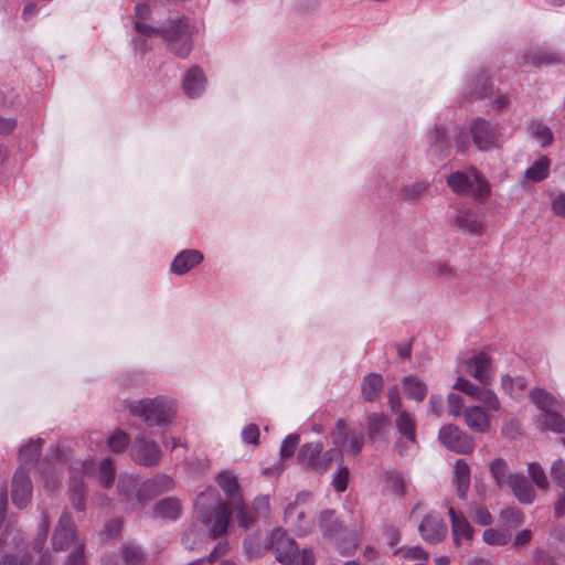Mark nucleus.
Returning a JSON list of instances; mask_svg holds the SVG:
<instances>
[{
  "label": "nucleus",
  "instance_id": "4",
  "mask_svg": "<svg viewBox=\"0 0 565 565\" xmlns=\"http://www.w3.org/2000/svg\"><path fill=\"white\" fill-rule=\"evenodd\" d=\"M129 409L150 427L167 426L175 418L177 403L166 396H158L132 402Z\"/></svg>",
  "mask_w": 565,
  "mask_h": 565
},
{
  "label": "nucleus",
  "instance_id": "3",
  "mask_svg": "<svg viewBox=\"0 0 565 565\" xmlns=\"http://www.w3.org/2000/svg\"><path fill=\"white\" fill-rule=\"evenodd\" d=\"M173 479L167 475H157L143 482L142 487L137 476L122 473L117 483L118 499L125 503V509L135 511L142 507L143 500L169 491Z\"/></svg>",
  "mask_w": 565,
  "mask_h": 565
},
{
  "label": "nucleus",
  "instance_id": "16",
  "mask_svg": "<svg viewBox=\"0 0 565 565\" xmlns=\"http://www.w3.org/2000/svg\"><path fill=\"white\" fill-rule=\"evenodd\" d=\"M332 439L334 445L342 446L354 455L360 452L364 441L362 434L348 431L342 419L337 422V429L332 434Z\"/></svg>",
  "mask_w": 565,
  "mask_h": 565
},
{
  "label": "nucleus",
  "instance_id": "56",
  "mask_svg": "<svg viewBox=\"0 0 565 565\" xmlns=\"http://www.w3.org/2000/svg\"><path fill=\"white\" fill-rule=\"evenodd\" d=\"M551 476L559 487L565 488V460L557 459L552 463Z\"/></svg>",
  "mask_w": 565,
  "mask_h": 565
},
{
  "label": "nucleus",
  "instance_id": "8",
  "mask_svg": "<svg viewBox=\"0 0 565 565\" xmlns=\"http://www.w3.org/2000/svg\"><path fill=\"white\" fill-rule=\"evenodd\" d=\"M438 438L447 449L457 454L468 455L475 449L473 438L451 424L439 429Z\"/></svg>",
  "mask_w": 565,
  "mask_h": 565
},
{
  "label": "nucleus",
  "instance_id": "14",
  "mask_svg": "<svg viewBox=\"0 0 565 565\" xmlns=\"http://www.w3.org/2000/svg\"><path fill=\"white\" fill-rule=\"evenodd\" d=\"M75 539V526L67 512L62 513L52 536L55 551L66 550Z\"/></svg>",
  "mask_w": 565,
  "mask_h": 565
},
{
  "label": "nucleus",
  "instance_id": "37",
  "mask_svg": "<svg viewBox=\"0 0 565 565\" xmlns=\"http://www.w3.org/2000/svg\"><path fill=\"white\" fill-rule=\"evenodd\" d=\"M42 448V439L30 440L19 451V459L23 465L33 463L38 460Z\"/></svg>",
  "mask_w": 565,
  "mask_h": 565
},
{
  "label": "nucleus",
  "instance_id": "19",
  "mask_svg": "<svg viewBox=\"0 0 565 565\" xmlns=\"http://www.w3.org/2000/svg\"><path fill=\"white\" fill-rule=\"evenodd\" d=\"M215 481L226 495L230 504L243 499L242 490L234 472L224 470L216 476Z\"/></svg>",
  "mask_w": 565,
  "mask_h": 565
},
{
  "label": "nucleus",
  "instance_id": "31",
  "mask_svg": "<svg viewBox=\"0 0 565 565\" xmlns=\"http://www.w3.org/2000/svg\"><path fill=\"white\" fill-rule=\"evenodd\" d=\"M322 450L323 445L319 441L305 444L298 454V461L300 465L315 470V465L318 463Z\"/></svg>",
  "mask_w": 565,
  "mask_h": 565
},
{
  "label": "nucleus",
  "instance_id": "25",
  "mask_svg": "<svg viewBox=\"0 0 565 565\" xmlns=\"http://www.w3.org/2000/svg\"><path fill=\"white\" fill-rule=\"evenodd\" d=\"M319 525L323 535L330 540L339 539L343 531V526L335 516V512L329 509L320 513Z\"/></svg>",
  "mask_w": 565,
  "mask_h": 565
},
{
  "label": "nucleus",
  "instance_id": "33",
  "mask_svg": "<svg viewBox=\"0 0 565 565\" xmlns=\"http://www.w3.org/2000/svg\"><path fill=\"white\" fill-rule=\"evenodd\" d=\"M397 414L395 423L398 431L406 439V443L411 445V448H416L417 444L413 418L406 412H399Z\"/></svg>",
  "mask_w": 565,
  "mask_h": 565
},
{
  "label": "nucleus",
  "instance_id": "22",
  "mask_svg": "<svg viewBox=\"0 0 565 565\" xmlns=\"http://www.w3.org/2000/svg\"><path fill=\"white\" fill-rule=\"evenodd\" d=\"M562 409H552L540 413L535 423L541 430H551L556 434L565 433V419L561 414Z\"/></svg>",
  "mask_w": 565,
  "mask_h": 565
},
{
  "label": "nucleus",
  "instance_id": "15",
  "mask_svg": "<svg viewBox=\"0 0 565 565\" xmlns=\"http://www.w3.org/2000/svg\"><path fill=\"white\" fill-rule=\"evenodd\" d=\"M424 541L435 544L443 541L447 535V525L436 514H427L418 526Z\"/></svg>",
  "mask_w": 565,
  "mask_h": 565
},
{
  "label": "nucleus",
  "instance_id": "35",
  "mask_svg": "<svg viewBox=\"0 0 565 565\" xmlns=\"http://www.w3.org/2000/svg\"><path fill=\"white\" fill-rule=\"evenodd\" d=\"M232 512L235 514L236 521L243 530L249 529L255 522L254 512L248 509L247 505L243 503V499L241 501H236L235 503L230 504Z\"/></svg>",
  "mask_w": 565,
  "mask_h": 565
},
{
  "label": "nucleus",
  "instance_id": "18",
  "mask_svg": "<svg viewBox=\"0 0 565 565\" xmlns=\"http://www.w3.org/2000/svg\"><path fill=\"white\" fill-rule=\"evenodd\" d=\"M203 260V254L198 249H184L172 260L170 270L175 275H184Z\"/></svg>",
  "mask_w": 565,
  "mask_h": 565
},
{
  "label": "nucleus",
  "instance_id": "1",
  "mask_svg": "<svg viewBox=\"0 0 565 565\" xmlns=\"http://www.w3.org/2000/svg\"><path fill=\"white\" fill-rule=\"evenodd\" d=\"M195 508L207 533H202L196 525L189 527L182 536V544L190 551L198 550L202 543L225 534L230 522L227 507L215 489L202 492L195 501Z\"/></svg>",
  "mask_w": 565,
  "mask_h": 565
},
{
  "label": "nucleus",
  "instance_id": "26",
  "mask_svg": "<svg viewBox=\"0 0 565 565\" xmlns=\"http://www.w3.org/2000/svg\"><path fill=\"white\" fill-rule=\"evenodd\" d=\"M384 380L381 374L370 373L364 376L361 384V392L365 401L375 402L380 398Z\"/></svg>",
  "mask_w": 565,
  "mask_h": 565
},
{
  "label": "nucleus",
  "instance_id": "51",
  "mask_svg": "<svg viewBox=\"0 0 565 565\" xmlns=\"http://www.w3.org/2000/svg\"><path fill=\"white\" fill-rule=\"evenodd\" d=\"M122 557L127 565H138L142 561L143 554L139 546L128 544L124 547Z\"/></svg>",
  "mask_w": 565,
  "mask_h": 565
},
{
  "label": "nucleus",
  "instance_id": "48",
  "mask_svg": "<svg viewBox=\"0 0 565 565\" xmlns=\"http://www.w3.org/2000/svg\"><path fill=\"white\" fill-rule=\"evenodd\" d=\"M469 89L471 97H483L488 90V82L483 74L476 75L469 79Z\"/></svg>",
  "mask_w": 565,
  "mask_h": 565
},
{
  "label": "nucleus",
  "instance_id": "42",
  "mask_svg": "<svg viewBox=\"0 0 565 565\" xmlns=\"http://www.w3.org/2000/svg\"><path fill=\"white\" fill-rule=\"evenodd\" d=\"M129 444V436L124 430H116L107 438L108 448L115 452H122Z\"/></svg>",
  "mask_w": 565,
  "mask_h": 565
},
{
  "label": "nucleus",
  "instance_id": "10",
  "mask_svg": "<svg viewBox=\"0 0 565 565\" xmlns=\"http://www.w3.org/2000/svg\"><path fill=\"white\" fill-rule=\"evenodd\" d=\"M470 131L479 150L489 151L498 147L499 130L490 121L477 118L471 124Z\"/></svg>",
  "mask_w": 565,
  "mask_h": 565
},
{
  "label": "nucleus",
  "instance_id": "63",
  "mask_svg": "<svg viewBox=\"0 0 565 565\" xmlns=\"http://www.w3.org/2000/svg\"><path fill=\"white\" fill-rule=\"evenodd\" d=\"M473 519L477 523L483 526L492 523V516L490 512L484 507L481 505L475 507Z\"/></svg>",
  "mask_w": 565,
  "mask_h": 565
},
{
  "label": "nucleus",
  "instance_id": "50",
  "mask_svg": "<svg viewBox=\"0 0 565 565\" xmlns=\"http://www.w3.org/2000/svg\"><path fill=\"white\" fill-rule=\"evenodd\" d=\"M500 519L505 524L518 526L521 525L524 521V516L518 508H507L504 509L501 514Z\"/></svg>",
  "mask_w": 565,
  "mask_h": 565
},
{
  "label": "nucleus",
  "instance_id": "24",
  "mask_svg": "<svg viewBox=\"0 0 565 565\" xmlns=\"http://www.w3.org/2000/svg\"><path fill=\"white\" fill-rule=\"evenodd\" d=\"M509 489L519 502L531 504L535 500V490L530 481L521 473H518Z\"/></svg>",
  "mask_w": 565,
  "mask_h": 565
},
{
  "label": "nucleus",
  "instance_id": "28",
  "mask_svg": "<svg viewBox=\"0 0 565 565\" xmlns=\"http://www.w3.org/2000/svg\"><path fill=\"white\" fill-rule=\"evenodd\" d=\"M455 482L460 499H466L470 487V468L466 461L458 459L454 465Z\"/></svg>",
  "mask_w": 565,
  "mask_h": 565
},
{
  "label": "nucleus",
  "instance_id": "30",
  "mask_svg": "<svg viewBox=\"0 0 565 565\" xmlns=\"http://www.w3.org/2000/svg\"><path fill=\"white\" fill-rule=\"evenodd\" d=\"M403 390L407 398L422 402L427 394V385L417 376H405L403 379Z\"/></svg>",
  "mask_w": 565,
  "mask_h": 565
},
{
  "label": "nucleus",
  "instance_id": "43",
  "mask_svg": "<svg viewBox=\"0 0 565 565\" xmlns=\"http://www.w3.org/2000/svg\"><path fill=\"white\" fill-rule=\"evenodd\" d=\"M527 473L531 480L541 490H546L548 487V480L546 473L539 462H530L527 465Z\"/></svg>",
  "mask_w": 565,
  "mask_h": 565
},
{
  "label": "nucleus",
  "instance_id": "60",
  "mask_svg": "<svg viewBox=\"0 0 565 565\" xmlns=\"http://www.w3.org/2000/svg\"><path fill=\"white\" fill-rule=\"evenodd\" d=\"M242 439L245 444L256 445L259 439V428L255 424L245 426L242 430Z\"/></svg>",
  "mask_w": 565,
  "mask_h": 565
},
{
  "label": "nucleus",
  "instance_id": "21",
  "mask_svg": "<svg viewBox=\"0 0 565 565\" xmlns=\"http://www.w3.org/2000/svg\"><path fill=\"white\" fill-rule=\"evenodd\" d=\"M206 78L198 66L191 67L182 82L184 93L191 98L200 96L204 92Z\"/></svg>",
  "mask_w": 565,
  "mask_h": 565
},
{
  "label": "nucleus",
  "instance_id": "36",
  "mask_svg": "<svg viewBox=\"0 0 565 565\" xmlns=\"http://www.w3.org/2000/svg\"><path fill=\"white\" fill-rule=\"evenodd\" d=\"M529 134L541 143L542 147H546L553 141V134L551 129L540 121H531L527 127Z\"/></svg>",
  "mask_w": 565,
  "mask_h": 565
},
{
  "label": "nucleus",
  "instance_id": "61",
  "mask_svg": "<svg viewBox=\"0 0 565 565\" xmlns=\"http://www.w3.org/2000/svg\"><path fill=\"white\" fill-rule=\"evenodd\" d=\"M310 498V492L308 491H302V492H299L295 499V501L292 503H289L286 509H285V519L286 521L291 518L294 511L296 510V508L300 504H303L306 503Z\"/></svg>",
  "mask_w": 565,
  "mask_h": 565
},
{
  "label": "nucleus",
  "instance_id": "40",
  "mask_svg": "<svg viewBox=\"0 0 565 565\" xmlns=\"http://www.w3.org/2000/svg\"><path fill=\"white\" fill-rule=\"evenodd\" d=\"M479 402L484 405V409L489 412H499L501 409V403L497 394L492 391L483 386L477 397Z\"/></svg>",
  "mask_w": 565,
  "mask_h": 565
},
{
  "label": "nucleus",
  "instance_id": "45",
  "mask_svg": "<svg viewBox=\"0 0 565 565\" xmlns=\"http://www.w3.org/2000/svg\"><path fill=\"white\" fill-rule=\"evenodd\" d=\"M61 466L60 461H55L52 467H44L42 469L41 475L46 490L52 491L57 487L60 482V473L57 472V469Z\"/></svg>",
  "mask_w": 565,
  "mask_h": 565
},
{
  "label": "nucleus",
  "instance_id": "5",
  "mask_svg": "<svg viewBox=\"0 0 565 565\" xmlns=\"http://www.w3.org/2000/svg\"><path fill=\"white\" fill-rule=\"evenodd\" d=\"M447 184L454 193L472 196L479 201L487 200L491 194L490 183L475 169L469 172L456 171L449 174Z\"/></svg>",
  "mask_w": 565,
  "mask_h": 565
},
{
  "label": "nucleus",
  "instance_id": "23",
  "mask_svg": "<svg viewBox=\"0 0 565 565\" xmlns=\"http://www.w3.org/2000/svg\"><path fill=\"white\" fill-rule=\"evenodd\" d=\"M490 473L500 489H509L518 473H514L507 461L498 458L490 463Z\"/></svg>",
  "mask_w": 565,
  "mask_h": 565
},
{
  "label": "nucleus",
  "instance_id": "27",
  "mask_svg": "<svg viewBox=\"0 0 565 565\" xmlns=\"http://www.w3.org/2000/svg\"><path fill=\"white\" fill-rule=\"evenodd\" d=\"M531 402L540 409L541 413L552 409H563V405L550 392L543 388H533L530 391Z\"/></svg>",
  "mask_w": 565,
  "mask_h": 565
},
{
  "label": "nucleus",
  "instance_id": "64",
  "mask_svg": "<svg viewBox=\"0 0 565 565\" xmlns=\"http://www.w3.org/2000/svg\"><path fill=\"white\" fill-rule=\"evenodd\" d=\"M552 212L559 216L565 218V192L559 193L551 204Z\"/></svg>",
  "mask_w": 565,
  "mask_h": 565
},
{
  "label": "nucleus",
  "instance_id": "39",
  "mask_svg": "<svg viewBox=\"0 0 565 565\" xmlns=\"http://www.w3.org/2000/svg\"><path fill=\"white\" fill-rule=\"evenodd\" d=\"M98 478L100 484L105 489H109L115 479L114 461L110 458H105L100 461L98 467Z\"/></svg>",
  "mask_w": 565,
  "mask_h": 565
},
{
  "label": "nucleus",
  "instance_id": "55",
  "mask_svg": "<svg viewBox=\"0 0 565 565\" xmlns=\"http://www.w3.org/2000/svg\"><path fill=\"white\" fill-rule=\"evenodd\" d=\"M299 444V436L296 434L288 435L281 444L280 447V456L285 458H289L294 456L296 448Z\"/></svg>",
  "mask_w": 565,
  "mask_h": 565
},
{
  "label": "nucleus",
  "instance_id": "41",
  "mask_svg": "<svg viewBox=\"0 0 565 565\" xmlns=\"http://www.w3.org/2000/svg\"><path fill=\"white\" fill-rule=\"evenodd\" d=\"M427 139L430 146L436 149V151L441 152L449 146L444 127L436 126L433 130L428 131Z\"/></svg>",
  "mask_w": 565,
  "mask_h": 565
},
{
  "label": "nucleus",
  "instance_id": "44",
  "mask_svg": "<svg viewBox=\"0 0 565 565\" xmlns=\"http://www.w3.org/2000/svg\"><path fill=\"white\" fill-rule=\"evenodd\" d=\"M559 58L550 53H545L542 51H534L524 56V64L541 66L547 65L557 62Z\"/></svg>",
  "mask_w": 565,
  "mask_h": 565
},
{
  "label": "nucleus",
  "instance_id": "34",
  "mask_svg": "<svg viewBox=\"0 0 565 565\" xmlns=\"http://www.w3.org/2000/svg\"><path fill=\"white\" fill-rule=\"evenodd\" d=\"M550 160L547 157L542 156L529 169L525 170V179L532 182H540L548 177Z\"/></svg>",
  "mask_w": 565,
  "mask_h": 565
},
{
  "label": "nucleus",
  "instance_id": "49",
  "mask_svg": "<svg viewBox=\"0 0 565 565\" xmlns=\"http://www.w3.org/2000/svg\"><path fill=\"white\" fill-rule=\"evenodd\" d=\"M452 387L476 399L482 388L481 386L461 376L457 377L456 383L454 384Z\"/></svg>",
  "mask_w": 565,
  "mask_h": 565
},
{
  "label": "nucleus",
  "instance_id": "59",
  "mask_svg": "<svg viewBox=\"0 0 565 565\" xmlns=\"http://www.w3.org/2000/svg\"><path fill=\"white\" fill-rule=\"evenodd\" d=\"M253 511L257 514L267 516L270 512V501L268 495L259 494L253 501Z\"/></svg>",
  "mask_w": 565,
  "mask_h": 565
},
{
  "label": "nucleus",
  "instance_id": "62",
  "mask_svg": "<svg viewBox=\"0 0 565 565\" xmlns=\"http://www.w3.org/2000/svg\"><path fill=\"white\" fill-rule=\"evenodd\" d=\"M338 546V550L343 555H351L356 550V540L354 536L350 535L341 542H338V539L334 540Z\"/></svg>",
  "mask_w": 565,
  "mask_h": 565
},
{
  "label": "nucleus",
  "instance_id": "9",
  "mask_svg": "<svg viewBox=\"0 0 565 565\" xmlns=\"http://www.w3.org/2000/svg\"><path fill=\"white\" fill-rule=\"evenodd\" d=\"M461 364L481 385H491L493 380L492 359L487 352H475L471 356L463 359Z\"/></svg>",
  "mask_w": 565,
  "mask_h": 565
},
{
  "label": "nucleus",
  "instance_id": "38",
  "mask_svg": "<svg viewBox=\"0 0 565 565\" xmlns=\"http://www.w3.org/2000/svg\"><path fill=\"white\" fill-rule=\"evenodd\" d=\"M482 537L489 545L502 546L511 541V532L505 529H488L483 532Z\"/></svg>",
  "mask_w": 565,
  "mask_h": 565
},
{
  "label": "nucleus",
  "instance_id": "13",
  "mask_svg": "<svg viewBox=\"0 0 565 565\" xmlns=\"http://www.w3.org/2000/svg\"><path fill=\"white\" fill-rule=\"evenodd\" d=\"M11 497L13 504L19 509L25 508L31 500L32 482L22 468L18 469L13 476Z\"/></svg>",
  "mask_w": 565,
  "mask_h": 565
},
{
  "label": "nucleus",
  "instance_id": "17",
  "mask_svg": "<svg viewBox=\"0 0 565 565\" xmlns=\"http://www.w3.org/2000/svg\"><path fill=\"white\" fill-rule=\"evenodd\" d=\"M466 426L473 433H488L491 427L490 414L481 406H469L463 409Z\"/></svg>",
  "mask_w": 565,
  "mask_h": 565
},
{
  "label": "nucleus",
  "instance_id": "57",
  "mask_svg": "<svg viewBox=\"0 0 565 565\" xmlns=\"http://www.w3.org/2000/svg\"><path fill=\"white\" fill-rule=\"evenodd\" d=\"M387 487L396 494L404 495L406 492V479L401 473H392L388 477Z\"/></svg>",
  "mask_w": 565,
  "mask_h": 565
},
{
  "label": "nucleus",
  "instance_id": "20",
  "mask_svg": "<svg viewBox=\"0 0 565 565\" xmlns=\"http://www.w3.org/2000/svg\"><path fill=\"white\" fill-rule=\"evenodd\" d=\"M448 514L451 521L454 541L457 545L469 542L472 539L473 531L465 515L457 513L454 508H449Z\"/></svg>",
  "mask_w": 565,
  "mask_h": 565
},
{
  "label": "nucleus",
  "instance_id": "47",
  "mask_svg": "<svg viewBox=\"0 0 565 565\" xmlns=\"http://www.w3.org/2000/svg\"><path fill=\"white\" fill-rule=\"evenodd\" d=\"M428 183L426 181H416L405 184L401 189V194L404 199L412 200L420 196L427 189Z\"/></svg>",
  "mask_w": 565,
  "mask_h": 565
},
{
  "label": "nucleus",
  "instance_id": "54",
  "mask_svg": "<svg viewBox=\"0 0 565 565\" xmlns=\"http://www.w3.org/2000/svg\"><path fill=\"white\" fill-rule=\"evenodd\" d=\"M386 425V418L381 413H373L367 418V428L371 437L379 434Z\"/></svg>",
  "mask_w": 565,
  "mask_h": 565
},
{
  "label": "nucleus",
  "instance_id": "53",
  "mask_svg": "<svg viewBox=\"0 0 565 565\" xmlns=\"http://www.w3.org/2000/svg\"><path fill=\"white\" fill-rule=\"evenodd\" d=\"M29 554H3L0 555V565H31Z\"/></svg>",
  "mask_w": 565,
  "mask_h": 565
},
{
  "label": "nucleus",
  "instance_id": "32",
  "mask_svg": "<svg viewBox=\"0 0 565 565\" xmlns=\"http://www.w3.org/2000/svg\"><path fill=\"white\" fill-rule=\"evenodd\" d=\"M526 386L527 382L523 376L503 375L501 377L502 390L513 399L520 398Z\"/></svg>",
  "mask_w": 565,
  "mask_h": 565
},
{
  "label": "nucleus",
  "instance_id": "7",
  "mask_svg": "<svg viewBox=\"0 0 565 565\" xmlns=\"http://www.w3.org/2000/svg\"><path fill=\"white\" fill-rule=\"evenodd\" d=\"M71 484L70 493L73 507L77 511L85 509V486L83 478L90 476L95 472V461L93 458L87 457L85 459L75 460L71 467Z\"/></svg>",
  "mask_w": 565,
  "mask_h": 565
},
{
  "label": "nucleus",
  "instance_id": "6",
  "mask_svg": "<svg viewBox=\"0 0 565 565\" xmlns=\"http://www.w3.org/2000/svg\"><path fill=\"white\" fill-rule=\"evenodd\" d=\"M196 32L195 25L188 18L171 21L162 29V36L168 41L169 50L179 57H186L192 51V35Z\"/></svg>",
  "mask_w": 565,
  "mask_h": 565
},
{
  "label": "nucleus",
  "instance_id": "58",
  "mask_svg": "<svg viewBox=\"0 0 565 565\" xmlns=\"http://www.w3.org/2000/svg\"><path fill=\"white\" fill-rule=\"evenodd\" d=\"M449 415L458 417L462 415L463 399L458 394H449L447 397Z\"/></svg>",
  "mask_w": 565,
  "mask_h": 565
},
{
  "label": "nucleus",
  "instance_id": "52",
  "mask_svg": "<svg viewBox=\"0 0 565 565\" xmlns=\"http://www.w3.org/2000/svg\"><path fill=\"white\" fill-rule=\"evenodd\" d=\"M349 483V469L344 466H339L333 475L332 486L338 492L347 490Z\"/></svg>",
  "mask_w": 565,
  "mask_h": 565
},
{
  "label": "nucleus",
  "instance_id": "2",
  "mask_svg": "<svg viewBox=\"0 0 565 565\" xmlns=\"http://www.w3.org/2000/svg\"><path fill=\"white\" fill-rule=\"evenodd\" d=\"M244 547L248 558L259 557L268 548H274L276 559L284 565H315L312 552L303 550L300 553L296 542L280 527L271 532L269 543L266 544L257 542V534L247 535L244 540Z\"/></svg>",
  "mask_w": 565,
  "mask_h": 565
},
{
  "label": "nucleus",
  "instance_id": "29",
  "mask_svg": "<svg viewBox=\"0 0 565 565\" xmlns=\"http://www.w3.org/2000/svg\"><path fill=\"white\" fill-rule=\"evenodd\" d=\"M180 512L181 508L179 500L174 498H167L156 504L153 514L156 518L164 521H174L180 516Z\"/></svg>",
  "mask_w": 565,
  "mask_h": 565
},
{
  "label": "nucleus",
  "instance_id": "46",
  "mask_svg": "<svg viewBox=\"0 0 565 565\" xmlns=\"http://www.w3.org/2000/svg\"><path fill=\"white\" fill-rule=\"evenodd\" d=\"M341 457V451L337 448L329 449L326 452H321L318 458V463L315 465V471L324 473L331 466V463Z\"/></svg>",
  "mask_w": 565,
  "mask_h": 565
},
{
  "label": "nucleus",
  "instance_id": "11",
  "mask_svg": "<svg viewBox=\"0 0 565 565\" xmlns=\"http://www.w3.org/2000/svg\"><path fill=\"white\" fill-rule=\"evenodd\" d=\"M162 456L161 448L153 440L138 436L131 446V458L141 466L151 467L157 465Z\"/></svg>",
  "mask_w": 565,
  "mask_h": 565
},
{
  "label": "nucleus",
  "instance_id": "12",
  "mask_svg": "<svg viewBox=\"0 0 565 565\" xmlns=\"http://www.w3.org/2000/svg\"><path fill=\"white\" fill-rule=\"evenodd\" d=\"M450 224L471 235H481L483 232L482 218L475 210L468 207L458 209L452 215Z\"/></svg>",
  "mask_w": 565,
  "mask_h": 565
}]
</instances>
